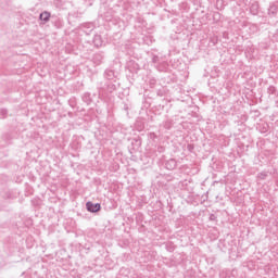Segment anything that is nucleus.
I'll return each mask as SVG.
<instances>
[{
	"label": "nucleus",
	"mask_w": 278,
	"mask_h": 278,
	"mask_svg": "<svg viewBox=\"0 0 278 278\" xmlns=\"http://www.w3.org/2000/svg\"><path fill=\"white\" fill-rule=\"evenodd\" d=\"M87 210L88 212H99L101 210V204L97 203L93 204L92 202H87Z\"/></svg>",
	"instance_id": "f257e3e1"
},
{
	"label": "nucleus",
	"mask_w": 278,
	"mask_h": 278,
	"mask_svg": "<svg viewBox=\"0 0 278 278\" xmlns=\"http://www.w3.org/2000/svg\"><path fill=\"white\" fill-rule=\"evenodd\" d=\"M51 14L49 12H43L40 14V20L41 21H49Z\"/></svg>",
	"instance_id": "f03ea898"
}]
</instances>
